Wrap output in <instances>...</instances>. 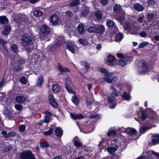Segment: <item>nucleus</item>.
Listing matches in <instances>:
<instances>
[{
    "label": "nucleus",
    "instance_id": "obj_1",
    "mask_svg": "<svg viewBox=\"0 0 159 159\" xmlns=\"http://www.w3.org/2000/svg\"><path fill=\"white\" fill-rule=\"evenodd\" d=\"M113 139V141H111L110 142V145L112 146H109L107 149L108 152L112 155L115 153L117 149L121 150L125 148V145L123 140L120 142L119 140L117 139L116 140V139L114 138Z\"/></svg>",
    "mask_w": 159,
    "mask_h": 159
},
{
    "label": "nucleus",
    "instance_id": "obj_2",
    "mask_svg": "<svg viewBox=\"0 0 159 159\" xmlns=\"http://www.w3.org/2000/svg\"><path fill=\"white\" fill-rule=\"evenodd\" d=\"M99 71L104 74L103 79L105 81L109 83H113L118 80L117 76L115 75L112 72H109L108 70L105 68H102Z\"/></svg>",
    "mask_w": 159,
    "mask_h": 159
},
{
    "label": "nucleus",
    "instance_id": "obj_3",
    "mask_svg": "<svg viewBox=\"0 0 159 159\" xmlns=\"http://www.w3.org/2000/svg\"><path fill=\"white\" fill-rule=\"evenodd\" d=\"M117 87V86L116 85H113L110 87V89L112 90V92L111 97L108 99V103H111L109 107L111 109L114 108L116 105V103L114 102L115 101V98L118 96V93L116 91Z\"/></svg>",
    "mask_w": 159,
    "mask_h": 159
},
{
    "label": "nucleus",
    "instance_id": "obj_4",
    "mask_svg": "<svg viewBox=\"0 0 159 159\" xmlns=\"http://www.w3.org/2000/svg\"><path fill=\"white\" fill-rule=\"evenodd\" d=\"M152 113L154 116L153 117H151L150 120H152V122L151 121L150 123V121L148 120L146 123H145V125L141 127L140 129V131L141 134L144 133L147 130L150 129L153 126L152 123V122H156L158 120V118L156 116L155 113L153 111H152Z\"/></svg>",
    "mask_w": 159,
    "mask_h": 159
},
{
    "label": "nucleus",
    "instance_id": "obj_5",
    "mask_svg": "<svg viewBox=\"0 0 159 159\" xmlns=\"http://www.w3.org/2000/svg\"><path fill=\"white\" fill-rule=\"evenodd\" d=\"M113 11L116 13H119L122 16H118L116 19L119 22L122 24L125 18V13L122 10L119 4H116L113 7Z\"/></svg>",
    "mask_w": 159,
    "mask_h": 159
},
{
    "label": "nucleus",
    "instance_id": "obj_6",
    "mask_svg": "<svg viewBox=\"0 0 159 159\" xmlns=\"http://www.w3.org/2000/svg\"><path fill=\"white\" fill-rule=\"evenodd\" d=\"M116 55L118 57L122 59L118 61L117 62L118 65L122 66H125L133 60L132 57L128 56H125L121 53H118Z\"/></svg>",
    "mask_w": 159,
    "mask_h": 159
},
{
    "label": "nucleus",
    "instance_id": "obj_7",
    "mask_svg": "<svg viewBox=\"0 0 159 159\" xmlns=\"http://www.w3.org/2000/svg\"><path fill=\"white\" fill-rule=\"evenodd\" d=\"M33 38L31 32L29 34H25L22 38V43L23 45L25 46H27L33 43Z\"/></svg>",
    "mask_w": 159,
    "mask_h": 159
},
{
    "label": "nucleus",
    "instance_id": "obj_8",
    "mask_svg": "<svg viewBox=\"0 0 159 159\" xmlns=\"http://www.w3.org/2000/svg\"><path fill=\"white\" fill-rule=\"evenodd\" d=\"M22 159H36L32 152L29 150L23 152L20 155Z\"/></svg>",
    "mask_w": 159,
    "mask_h": 159
},
{
    "label": "nucleus",
    "instance_id": "obj_9",
    "mask_svg": "<svg viewBox=\"0 0 159 159\" xmlns=\"http://www.w3.org/2000/svg\"><path fill=\"white\" fill-rule=\"evenodd\" d=\"M110 141L108 139V138L105 137L102 139V140L99 142L98 146L100 149H107L110 145Z\"/></svg>",
    "mask_w": 159,
    "mask_h": 159
},
{
    "label": "nucleus",
    "instance_id": "obj_10",
    "mask_svg": "<svg viewBox=\"0 0 159 159\" xmlns=\"http://www.w3.org/2000/svg\"><path fill=\"white\" fill-rule=\"evenodd\" d=\"M138 64V71L139 73L141 74L145 72L147 67V65L145 61H140L139 62Z\"/></svg>",
    "mask_w": 159,
    "mask_h": 159
},
{
    "label": "nucleus",
    "instance_id": "obj_11",
    "mask_svg": "<svg viewBox=\"0 0 159 159\" xmlns=\"http://www.w3.org/2000/svg\"><path fill=\"white\" fill-rule=\"evenodd\" d=\"M3 114L6 118L9 119L14 118L16 117L15 114L13 113L12 110L10 107L8 108H5L3 111Z\"/></svg>",
    "mask_w": 159,
    "mask_h": 159
},
{
    "label": "nucleus",
    "instance_id": "obj_12",
    "mask_svg": "<svg viewBox=\"0 0 159 159\" xmlns=\"http://www.w3.org/2000/svg\"><path fill=\"white\" fill-rule=\"evenodd\" d=\"M106 63L108 65L115 67L117 65L115 57L111 55H108L106 60Z\"/></svg>",
    "mask_w": 159,
    "mask_h": 159
},
{
    "label": "nucleus",
    "instance_id": "obj_13",
    "mask_svg": "<svg viewBox=\"0 0 159 159\" xmlns=\"http://www.w3.org/2000/svg\"><path fill=\"white\" fill-rule=\"evenodd\" d=\"M79 153H80L81 156L83 155L84 157L85 155L88 157V156H90L93 154L92 152L89 150L88 148L84 146L81 147Z\"/></svg>",
    "mask_w": 159,
    "mask_h": 159
},
{
    "label": "nucleus",
    "instance_id": "obj_14",
    "mask_svg": "<svg viewBox=\"0 0 159 159\" xmlns=\"http://www.w3.org/2000/svg\"><path fill=\"white\" fill-rule=\"evenodd\" d=\"M127 134L132 137V139H135L138 138L137 135V133L136 130L134 128L131 127L127 128Z\"/></svg>",
    "mask_w": 159,
    "mask_h": 159
},
{
    "label": "nucleus",
    "instance_id": "obj_15",
    "mask_svg": "<svg viewBox=\"0 0 159 159\" xmlns=\"http://www.w3.org/2000/svg\"><path fill=\"white\" fill-rule=\"evenodd\" d=\"M67 44L66 46L67 49L72 53H75L78 49V48L72 41L67 42Z\"/></svg>",
    "mask_w": 159,
    "mask_h": 159
},
{
    "label": "nucleus",
    "instance_id": "obj_16",
    "mask_svg": "<svg viewBox=\"0 0 159 159\" xmlns=\"http://www.w3.org/2000/svg\"><path fill=\"white\" fill-rule=\"evenodd\" d=\"M115 133V128L112 127L108 131V132L107 135V137H107L108 138V139H111V140L110 141H113V138H114V139H116V140H117V139L118 140H119V139H120L119 138H118V139H116V137L115 136L113 137V138H112L111 137L113 136Z\"/></svg>",
    "mask_w": 159,
    "mask_h": 159
},
{
    "label": "nucleus",
    "instance_id": "obj_17",
    "mask_svg": "<svg viewBox=\"0 0 159 159\" xmlns=\"http://www.w3.org/2000/svg\"><path fill=\"white\" fill-rule=\"evenodd\" d=\"M58 16L56 14L52 15L50 17L49 20L52 24L54 25H57L59 21Z\"/></svg>",
    "mask_w": 159,
    "mask_h": 159
},
{
    "label": "nucleus",
    "instance_id": "obj_18",
    "mask_svg": "<svg viewBox=\"0 0 159 159\" xmlns=\"http://www.w3.org/2000/svg\"><path fill=\"white\" fill-rule=\"evenodd\" d=\"M96 33L102 35L105 30L104 26L102 24H98L96 25Z\"/></svg>",
    "mask_w": 159,
    "mask_h": 159
},
{
    "label": "nucleus",
    "instance_id": "obj_19",
    "mask_svg": "<svg viewBox=\"0 0 159 159\" xmlns=\"http://www.w3.org/2000/svg\"><path fill=\"white\" fill-rule=\"evenodd\" d=\"M66 82L65 83V87L68 91L71 93H74V92L72 89L71 87L70 86V79L69 78L66 79Z\"/></svg>",
    "mask_w": 159,
    "mask_h": 159
},
{
    "label": "nucleus",
    "instance_id": "obj_20",
    "mask_svg": "<svg viewBox=\"0 0 159 159\" xmlns=\"http://www.w3.org/2000/svg\"><path fill=\"white\" fill-rule=\"evenodd\" d=\"M49 100L50 104L54 107H57L58 106L57 102L55 101L52 94H50L49 96Z\"/></svg>",
    "mask_w": 159,
    "mask_h": 159
},
{
    "label": "nucleus",
    "instance_id": "obj_21",
    "mask_svg": "<svg viewBox=\"0 0 159 159\" xmlns=\"http://www.w3.org/2000/svg\"><path fill=\"white\" fill-rule=\"evenodd\" d=\"M40 30L43 34H47L50 32L49 28L46 25H43L41 27Z\"/></svg>",
    "mask_w": 159,
    "mask_h": 159
},
{
    "label": "nucleus",
    "instance_id": "obj_22",
    "mask_svg": "<svg viewBox=\"0 0 159 159\" xmlns=\"http://www.w3.org/2000/svg\"><path fill=\"white\" fill-rule=\"evenodd\" d=\"M134 25L129 23V22H126L123 26L125 30H132L134 28Z\"/></svg>",
    "mask_w": 159,
    "mask_h": 159
},
{
    "label": "nucleus",
    "instance_id": "obj_23",
    "mask_svg": "<svg viewBox=\"0 0 159 159\" xmlns=\"http://www.w3.org/2000/svg\"><path fill=\"white\" fill-rule=\"evenodd\" d=\"M107 25L109 27H114L116 31L118 30V29L115 24V23L113 21L110 19L108 20L107 21Z\"/></svg>",
    "mask_w": 159,
    "mask_h": 159
},
{
    "label": "nucleus",
    "instance_id": "obj_24",
    "mask_svg": "<svg viewBox=\"0 0 159 159\" xmlns=\"http://www.w3.org/2000/svg\"><path fill=\"white\" fill-rule=\"evenodd\" d=\"M74 143L75 146L77 147H81L82 145V143L77 137H75L73 139Z\"/></svg>",
    "mask_w": 159,
    "mask_h": 159
},
{
    "label": "nucleus",
    "instance_id": "obj_25",
    "mask_svg": "<svg viewBox=\"0 0 159 159\" xmlns=\"http://www.w3.org/2000/svg\"><path fill=\"white\" fill-rule=\"evenodd\" d=\"M124 37V35L123 34L121 33H119L117 34L114 40L116 42H120L122 40Z\"/></svg>",
    "mask_w": 159,
    "mask_h": 159
},
{
    "label": "nucleus",
    "instance_id": "obj_26",
    "mask_svg": "<svg viewBox=\"0 0 159 159\" xmlns=\"http://www.w3.org/2000/svg\"><path fill=\"white\" fill-rule=\"evenodd\" d=\"M77 29L79 33L80 34H83L84 33L85 30L84 28V26L82 24H80L77 26Z\"/></svg>",
    "mask_w": 159,
    "mask_h": 159
},
{
    "label": "nucleus",
    "instance_id": "obj_27",
    "mask_svg": "<svg viewBox=\"0 0 159 159\" xmlns=\"http://www.w3.org/2000/svg\"><path fill=\"white\" fill-rule=\"evenodd\" d=\"M71 117L74 120L77 119H81L84 118V116L81 114H70Z\"/></svg>",
    "mask_w": 159,
    "mask_h": 159
},
{
    "label": "nucleus",
    "instance_id": "obj_28",
    "mask_svg": "<svg viewBox=\"0 0 159 159\" xmlns=\"http://www.w3.org/2000/svg\"><path fill=\"white\" fill-rule=\"evenodd\" d=\"M44 81L43 77V76L40 75L38 78V79L37 81L36 85L38 87H41L42 84Z\"/></svg>",
    "mask_w": 159,
    "mask_h": 159
},
{
    "label": "nucleus",
    "instance_id": "obj_29",
    "mask_svg": "<svg viewBox=\"0 0 159 159\" xmlns=\"http://www.w3.org/2000/svg\"><path fill=\"white\" fill-rule=\"evenodd\" d=\"M11 29V27L9 25H6L2 32V34L4 35L8 34L10 31Z\"/></svg>",
    "mask_w": 159,
    "mask_h": 159
},
{
    "label": "nucleus",
    "instance_id": "obj_30",
    "mask_svg": "<svg viewBox=\"0 0 159 159\" xmlns=\"http://www.w3.org/2000/svg\"><path fill=\"white\" fill-rule=\"evenodd\" d=\"M134 9L138 11H142L144 9V7L141 5L137 3L135 4L134 6Z\"/></svg>",
    "mask_w": 159,
    "mask_h": 159
},
{
    "label": "nucleus",
    "instance_id": "obj_31",
    "mask_svg": "<svg viewBox=\"0 0 159 159\" xmlns=\"http://www.w3.org/2000/svg\"><path fill=\"white\" fill-rule=\"evenodd\" d=\"M121 96L125 100L127 101H129L131 99V96L129 94L127 93L125 91L123 92Z\"/></svg>",
    "mask_w": 159,
    "mask_h": 159
},
{
    "label": "nucleus",
    "instance_id": "obj_32",
    "mask_svg": "<svg viewBox=\"0 0 159 159\" xmlns=\"http://www.w3.org/2000/svg\"><path fill=\"white\" fill-rule=\"evenodd\" d=\"M25 100V98L23 96H18L16 98V101L20 103H23Z\"/></svg>",
    "mask_w": 159,
    "mask_h": 159
},
{
    "label": "nucleus",
    "instance_id": "obj_33",
    "mask_svg": "<svg viewBox=\"0 0 159 159\" xmlns=\"http://www.w3.org/2000/svg\"><path fill=\"white\" fill-rule=\"evenodd\" d=\"M58 70L61 72H69V70L65 67H63L60 64H58L57 66Z\"/></svg>",
    "mask_w": 159,
    "mask_h": 159
},
{
    "label": "nucleus",
    "instance_id": "obj_34",
    "mask_svg": "<svg viewBox=\"0 0 159 159\" xmlns=\"http://www.w3.org/2000/svg\"><path fill=\"white\" fill-rule=\"evenodd\" d=\"M33 13L34 16L36 17H39L43 15V12L40 10L34 9L33 11Z\"/></svg>",
    "mask_w": 159,
    "mask_h": 159
},
{
    "label": "nucleus",
    "instance_id": "obj_35",
    "mask_svg": "<svg viewBox=\"0 0 159 159\" xmlns=\"http://www.w3.org/2000/svg\"><path fill=\"white\" fill-rule=\"evenodd\" d=\"M60 87L57 84H54L52 87V90L53 92L54 93H58L59 91Z\"/></svg>",
    "mask_w": 159,
    "mask_h": 159
},
{
    "label": "nucleus",
    "instance_id": "obj_36",
    "mask_svg": "<svg viewBox=\"0 0 159 159\" xmlns=\"http://www.w3.org/2000/svg\"><path fill=\"white\" fill-rule=\"evenodd\" d=\"M55 134L58 137H61L63 134V131L60 128H57L55 130Z\"/></svg>",
    "mask_w": 159,
    "mask_h": 159
},
{
    "label": "nucleus",
    "instance_id": "obj_37",
    "mask_svg": "<svg viewBox=\"0 0 159 159\" xmlns=\"http://www.w3.org/2000/svg\"><path fill=\"white\" fill-rule=\"evenodd\" d=\"M8 22L7 18L5 16H0V23L2 24H6Z\"/></svg>",
    "mask_w": 159,
    "mask_h": 159
},
{
    "label": "nucleus",
    "instance_id": "obj_38",
    "mask_svg": "<svg viewBox=\"0 0 159 159\" xmlns=\"http://www.w3.org/2000/svg\"><path fill=\"white\" fill-rule=\"evenodd\" d=\"M57 42H56V44L52 46V50H53L54 49H56L57 47H59L61 45L62 40L61 41H60L59 39H58V40H57Z\"/></svg>",
    "mask_w": 159,
    "mask_h": 159
},
{
    "label": "nucleus",
    "instance_id": "obj_39",
    "mask_svg": "<svg viewBox=\"0 0 159 159\" xmlns=\"http://www.w3.org/2000/svg\"><path fill=\"white\" fill-rule=\"evenodd\" d=\"M96 25L93 26L89 27L87 28V31L90 33H96Z\"/></svg>",
    "mask_w": 159,
    "mask_h": 159
},
{
    "label": "nucleus",
    "instance_id": "obj_40",
    "mask_svg": "<svg viewBox=\"0 0 159 159\" xmlns=\"http://www.w3.org/2000/svg\"><path fill=\"white\" fill-rule=\"evenodd\" d=\"M84 11L82 13V15L84 16H86L89 12V8L88 7H83Z\"/></svg>",
    "mask_w": 159,
    "mask_h": 159
},
{
    "label": "nucleus",
    "instance_id": "obj_41",
    "mask_svg": "<svg viewBox=\"0 0 159 159\" xmlns=\"http://www.w3.org/2000/svg\"><path fill=\"white\" fill-rule=\"evenodd\" d=\"M152 143L153 145L159 143V135H157L152 139Z\"/></svg>",
    "mask_w": 159,
    "mask_h": 159
},
{
    "label": "nucleus",
    "instance_id": "obj_42",
    "mask_svg": "<svg viewBox=\"0 0 159 159\" xmlns=\"http://www.w3.org/2000/svg\"><path fill=\"white\" fill-rule=\"evenodd\" d=\"M148 44L149 43L148 42L143 41L139 44L138 47L139 48H143L147 46Z\"/></svg>",
    "mask_w": 159,
    "mask_h": 159
},
{
    "label": "nucleus",
    "instance_id": "obj_43",
    "mask_svg": "<svg viewBox=\"0 0 159 159\" xmlns=\"http://www.w3.org/2000/svg\"><path fill=\"white\" fill-rule=\"evenodd\" d=\"M95 15L97 18L98 19H101L102 17V12L101 11L97 10L96 11Z\"/></svg>",
    "mask_w": 159,
    "mask_h": 159
},
{
    "label": "nucleus",
    "instance_id": "obj_44",
    "mask_svg": "<svg viewBox=\"0 0 159 159\" xmlns=\"http://www.w3.org/2000/svg\"><path fill=\"white\" fill-rule=\"evenodd\" d=\"M147 154H149L150 156H151L152 155H154L159 159V153L157 152H155L152 151H149L147 152Z\"/></svg>",
    "mask_w": 159,
    "mask_h": 159
},
{
    "label": "nucleus",
    "instance_id": "obj_45",
    "mask_svg": "<svg viewBox=\"0 0 159 159\" xmlns=\"http://www.w3.org/2000/svg\"><path fill=\"white\" fill-rule=\"evenodd\" d=\"M80 3L79 0H73L70 3V6H75L78 5Z\"/></svg>",
    "mask_w": 159,
    "mask_h": 159
},
{
    "label": "nucleus",
    "instance_id": "obj_46",
    "mask_svg": "<svg viewBox=\"0 0 159 159\" xmlns=\"http://www.w3.org/2000/svg\"><path fill=\"white\" fill-rule=\"evenodd\" d=\"M11 49L12 51L15 53L18 52V49L17 45L15 44H13L11 46Z\"/></svg>",
    "mask_w": 159,
    "mask_h": 159
},
{
    "label": "nucleus",
    "instance_id": "obj_47",
    "mask_svg": "<svg viewBox=\"0 0 159 159\" xmlns=\"http://www.w3.org/2000/svg\"><path fill=\"white\" fill-rule=\"evenodd\" d=\"M71 100L72 102L75 104L77 105L78 103L79 99L75 96H73Z\"/></svg>",
    "mask_w": 159,
    "mask_h": 159
},
{
    "label": "nucleus",
    "instance_id": "obj_48",
    "mask_svg": "<svg viewBox=\"0 0 159 159\" xmlns=\"http://www.w3.org/2000/svg\"><path fill=\"white\" fill-rule=\"evenodd\" d=\"M49 146L48 143L46 141H43L40 143V146L42 148H44L48 147Z\"/></svg>",
    "mask_w": 159,
    "mask_h": 159
},
{
    "label": "nucleus",
    "instance_id": "obj_49",
    "mask_svg": "<svg viewBox=\"0 0 159 159\" xmlns=\"http://www.w3.org/2000/svg\"><path fill=\"white\" fill-rule=\"evenodd\" d=\"M80 43L83 45H86L88 44V41L84 39H80Z\"/></svg>",
    "mask_w": 159,
    "mask_h": 159
},
{
    "label": "nucleus",
    "instance_id": "obj_50",
    "mask_svg": "<svg viewBox=\"0 0 159 159\" xmlns=\"http://www.w3.org/2000/svg\"><path fill=\"white\" fill-rule=\"evenodd\" d=\"M147 114L145 111L143 112L141 115V119L142 120H144L147 117Z\"/></svg>",
    "mask_w": 159,
    "mask_h": 159
},
{
    "label": "nucleus",
    "instance_id": "obj_51",
    "mask_svg": "<svg viewBox=\"0 0 159 159\" xmlns=\"http://www.w3.org/2000/svg\"><path fill=\"white\" fill-rule=\"evenodd\" d=\"M147 152H146V155L143 156V155H141L137 157L136 159H146L150 157L149 154H147Z\"/></svg>",
    "mask_w": 159,
    "mask_h": 159
},
{
    "label": "nucleus",
    "instance_id": "obj_52",
    "mask_svg": "<svg viewBox=\"0 0 159 159\" xmlns=\"http://www.w3.org/2000/svg\"><path fill=\"white\" fill-rule=\"evenodd\" d=\"M53 131V129L52 128H51L48 131L44 132L43 134L45 135H49L52 134Z\"/></svg>",
    "mask_w": 159,
    "mask_h": 159
},
{
    "label": "nucleus",
    "instance_id": "obj_53",
    "mask_svg": "<svg viewBox=\"0 0 159 159\" xmlns=\"http://www.w3.org/2000/svg\"><path fill=\"white\" fill-rule=\"evenodd\" d=\"M16 133L14 132H10L7 134V135L6 136L7 138L12 137L13 136H15L16 135Z\"/></svg>",
    "mask_w": 159,
    "mask_h": 159
},
{
    "label": "nucleus",
    "instance_id": "obj_54",
    "mask_svg": "<svg viewBox=\"0 0 159 159\" xmlns=\"http://www.w3.org/2000/svg\"><path fill=\"white\" fill-rule=\"evenodd\" d=\"M25 129V126L24 125H20L19 126V130L20 131L22 132Z\"/></svg>",
    "mask_w": 159,
    "mask_h": 159
},
{
    "label": "nucleus",
    "instance_id": "obj_55",
    "mask_svg": "<svg viewBox=\"0 0 159 159\" xmlns=\"http://www.w3.org/2000/svg\"><path fill=\"white\" fill-rule=\"evenodd\" d=\"M22 69V68L20 66H17L15 67L13 69V71L14 72H18V71H20Z\"/></svg>",
    "mask_w": 159,
    "mask_h": 159
},
{
    "label": "nucleus",
    "instance_id": "obj_56",
    "mask_svg": "<svg viewBox=\"0 0 159 159\" xmlns=\"http://www.w3.org/2000/svg\"><path fill=\"white\" fill-rule=\"evenodd\" d=\"M20 82L23 84H25L27 83V80L24 76L22 77L20 80Z\"/></svg>",
    "mask_w": 159,
    "mask_h": 159
},
{
    "label": "nucleus",
    "instance_id": "obj_57",
    "mask_svg": "<svg viewBox=\"0 0 159 159\" xmlns=\"http://www.w3.org/2000/svg\"><path fill=\"white\" fill-rule=\"evenodd\" d=\"M155 16V14L152 13L148 14L147 16V18L149 20L152 19Z\"/></svg>",
    "mask_w": 159,
    "mask_h": 159
},
{
    "label": "nucleus",
    "instance_id": "obj_58",
    "mask_svg": "<svg viewBox=\"0 0 159 159\" xmlns=\"http://www.w3.org/2000/svg\"><path fill=\"white\" fill-rule=\"evenodd\" d=\"M147 3L149 5H152L154 6L156 4L155 1L154 0H147Z\"/></svg>",
    "mask_w": 159,
    "mask_h": 159
},
{
    "label": "nucleus",
    "instance_id": "obj_59",
    "mask_svg": "<svg viewBox=\"0 0 159 159\" xmlns=\"http://www.w3.org/2000/svg\"><path fill=\"white\" fill-rule=\"evenodd\" d=\"M15 107L16 110L20 111L21 110L22 107L20 104H16L15 105Z\"/></svg>",
    "mask_w": 159,
    "mask_h": 159
},
{
    "label": "nucleus",
    "instance_id": "obj_60",
    "mask_svg": "<svg viewBox=\"0 0 159 159\" xmlns=\"http://www.w3.org/2000/svg\"><path fill=\"white\" fill-rule=\"evenodd\" d=\"M11 149L12 147L11 146H7L4 148L3 151L7 152L11 150Z\"/></svg>",
    "mask_w": 159,
    "mask_h": 159
},
{
    "label": "nucleus",
    "instance_id": "obj_61",
    "mask_svg": "<svg viewBox=\"0 0 159 159\" xmlns=\"http://www.w3.org/2000/svg\"><path fill=\"white\" fill-rule=\"evenodd\" d=\"M99 117L100 116L98 114H96L93 115H91L89 117V118L90 119L97 118L98 119Z\"/></svg>",
    "mask_w": 159,
    "mask_h": 159
},
{
    "label": "nucleus",
    "instance_id": "obj_62",
    "mask_svg": "<svg viewBox=\"0 0 159 159\" xmlns=\"http://www.w3.org/2000/svg\"><path fill=\"white\" fill-rule=\"evenodd\" d=\"M142 37H145L147 35V34L144 31H141L139 34Z\"/></svg>",
    "mask_w": 159,
    "mask_h": 159
},
{
    "label": "nucleus",
    "instance_id": "obj_63",
    "mask_svg": "<svg viewBox=\"0 0 159 159\" xmlns=\"http://www.w3.org/2000/svg\"><path fill=\"white\" fill-rule=\"evenodd\" d=\"M101 3L103 6H105L108 3V0H100Z\"/></svg>",
    "mask_w": 159,
    "mask_h": 159
},
{
    "label": "nucleus",
    "instance_id": "obj_64",
    "mask_svg": "<svg viewBox=\"0 0 159 159\" xmlns=\"http://www.w3.org/2000/svg\"><path fill=\"white\" fill-rule=\"evenodd\" d=\"M92 100L89 98H87L85 99V102L88 105H90L92 102Z\"/></svg>",
    "mask_w": 159,
    "mask_h": 159
}]
</instances>
